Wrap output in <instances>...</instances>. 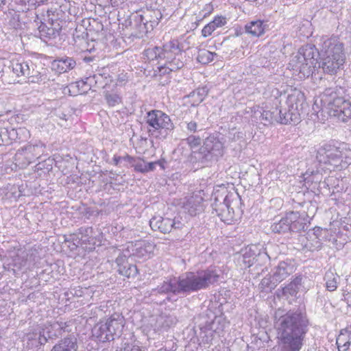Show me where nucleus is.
Wrapping results in <instances>:
<instances>
[{"label": "nucleus", "instance_id": "f257e3e1", "mask_svg": "<svg viewBox=\"0 0 351 351\" xmlns=\"http://www.w3.org/2000/svg\"><path fill=\"white\" fill-rule=\"evenodd\" d=\"M275 327L277 331L278 351H300L308 330L309 320L301 309L289 311L277 319Z\"/></svg>", "mask_w": 351, "mask_h": 351}, {"label": "nucleus", "instance_id": "f03ea898", "mask_svg": "<svg viewBox=\"0 0 351 351\" xmlns=\"http://www.w3.org/2000/svg\"><path fill=\"white\" fill-rule=\"evenodd\" d=\"M219 271L214 267L197 271H188L177 279L164 281L156 289L159 293L190 294L208 289L219 281Z\"/></svg>", "mask_w": 351, "mask_h": 351}, {"label": "nucleus", "instance_id": "7ed1b4c3", "mask_svg": "<svg viewBox=\"0 0 351 351\" xmlns=\"http://www.w3.org/2000/svg\"><path fill=\"white\" fill-rule=\"evenodd\" d=\"M285 106L273 111H264L261 115L262 120L269 123L276 121L282 124L296 125L300 122L302 115L306 113L308 107L304 94L297 89L292 90L287 95Z\"/></svg>", "mask_w": 351, "mask_h": 351}, {"label": "nucleus", "instance_id": "20e7f679", "mask_svg": "<svg viewBox=\"0 0 351 351\" xmlns=\"http://www.w3.org/2000/svg\"><path fill=\"white\" fill-rule=\"evenodd\" d=\"M321 67L324 73L335 75L343 68L346 61L344 46L339 38L331 37L322 43L319 52Z\"/></svg>", "mask_w": 351, "mask_h": 351}, {"label": "nucleus", "instance_id": "39448f33", "mask_svg": "<svg viewBox=\"0 0 351 351\" xmlns=\"http://www.w3.org/2000/svg\"><path fill=\"white\" fill-rule=\"evenodd\" d=\"M213 211L226 223L230 224L234 219V208L241 204V199L236 191H228L225 187L217 189L212 195Z\"/></svg>", "mask_w": 351, "mask_h": 351}, {"label": "nucleus", "instance_id": "423d86ee", "mask_svg": "<svg viewBox=\"0 0 351 351\" xmlns=\"http://www.w3.org/2000/svg\"><path fill=\"white\" fill-rule=\"evenodd\" d=\"M321 101L328 109L330 117L343 123L351 119V104L339 97L335 88H326L322 95Z\"/></svg>", "mask_w": 351, "mask_h": 351}, {"label": "nucleus", "instance_id": "0eeeda50", "mask_svg": "<svg viewBox=\"0 0 351 351\" xmlns=\"http://www.w3.org/2000/svg\"><path fill=\"white\" fill-rule=\"evenodd\" d=\"M124 317L118 313L112 315L105 323H99L92 329L93 336L101 342L112 341L117 332H121Z\"/></svg>", "mask_w": 351, "mask_h": 351}, {"label": "nucleus", "instance_id": "6e6552de", "mask_svg": "<svg viewBox=\"0 0 351 351\" xmlns=\"http://www.w3.org/2000/svg\"><path fill=\"white\" fill-rule=\"evenodd\" d=\"M223 154V144L215 136L207 137L204 145L191 154V158L195 162L206 165L209 162L216 160Z\"/></svg>", "mask_w": 351, "mask_h": 351}, {"label": "nucleus", "instance_id": "1a4fd4ad", "mask_svg": "<svg viewBox=\"0 0 351 351\" xmlns=\"http://www.w3.org/2000/svg\"><path fill=\"white\" fill-rule=\"evenodd\" d=\"M145 119L149 135L157 136L163 130L172 131L174 129L169 116L161 110H151L147 113Z\"/></svg>", "mask_w": 351, "mask_h": 351}, {"label": "nucleus", "instance_id": "9d476101", "mask_svg": "<svg viewBox=\"0 0 351 351\" xmlns=\"http://www.w3.org/2000/svg\"><path fill=\"white\" fill-rule=\"evenodd\" d=\"M44 144L38 142L28 144L18 149L14 157L16 166L21 169L26 168L41 156L44 152Z\"/></svg>", "mask_w": 351, "mask_h": 351}, {"label": "nucleus", "instance_id": "9b49d317", "mask_svg": "<svg viewBox=\"0 0 351 351\" xmlns=\"http://www.w3.org/2000/svg\"><path fill=\"white\" fill-rule=\"evenodd\" d=\"M343 157L339 147L330 144H324L317 152L316 158L320 163L337 165Z\"/></svg>", "mask_w": 351, "mask_h": 351}, {"label": "nucleus", "instance_id": "f8f14e48", "mask_svg": "<svg viewBox=\"0 0 351 351\" xmlns=\"http://www.w3.org/2000/svg\"><path fill=\"white\" fill-rule=\"evenodd\" d=\"M226 326V322L221 317H215L210 322L206 323L204 326H200V336L204 343H210L216 334L220 335Z\"/></svg>", "mask_w": 351, "mask_h": 351}, {"label": "nucleus", "instance_id": "ddd939ff", "mask_svg": "<svg viewBox=\"0 0 351 351\" xmlns=\"http://www.w3.org/2000/svg\"><path fill=\"white\" fill-rule=\"evenodd\" d=\"M150 227L153 230H159L160 232L167 234L172 230L181 229L184 224L176 218H163L161 217H154L149 221Z\"/></svg>", "mask_w": 351, "mask_h": 351}, {"label": "nucleus", "instance_id": "4468645a", "mask_svg": "<svg viewBox=\"0 0 351 351\" xmlns=\"http://www.w3.org/2000/svg\"><path fill=\"white\" fill-rule=\"evenodd\" d=\"M315 66L313 63L302 60L296 56H293L289 63V67L293 71V74L300 80L311 75Z\"/></svg>", "mask_w": 351, "mask_h": 351}, {"label": "nucleus", "instance_id": "2eb2a0df", "mask_svg": "<svg viewBox=\"0 0 351 351\" xmlns=\"http://www.w3.org/2000/svg\"><path fill=\"white\" fill-rule=\"evenodd\" d=\"M321 232L322 230L317 228L313 232H308L307 237L300 236L298 239L301 242V250L311 252L320 250L322 243L318 237Z\"/></svg>", "mask_w": 351, "mask_h": 351}, {"label": "nucleus", "instance_id": "dca6fc26", "mask_svg": "<svg viewBox=\"0 0 351 351\" xmlns=\"http://www.w3.org/2000/svg\"><path fill=\"white\" fill-rule=\"evenodd\" d=\"M132 256L138 258H148L154 250V245L147 241H139L128 246Z\"/></svg>", "mask_w": 351, "mask_h": 351}, {"label": "nucleus", "instance_id": "f3484780", "mask_svg": "<svg viewBox=\"0 0 351 351\" xmlns=\"http://www.w3.org/2000/svg\"><path fill=\"white\" fill-rule=\"evenodd\" d=\"M204 199L199 195L187 198L184 204V210L191 216H195L204 210Z\"/></svg>", "mask_w": 351, "mask_h": 351}, {"label": "nucleus", "instance_id": "a211bd4d", "mask_svg": "<svg viewBox=\"0 0 351 351\" xmlns=\"http://www.w3.org/2000/svg\"><path fill=\"white\" fill-rule=\"evenodd\" d=\"M183 45L178 40L173 39L165 43L161 48V56L162 60H167L169 58L178 55V53L184 52Z\"/></svg>", "mask_w": 351, "mask_h": 351}, {"label": "nucleus", "instance_id": "6ab92c4d", "mask_svg": "<svg viewBox=\"0 0 351 351\" xmlns=\"http://www.w3.org/2000/svg\"><path fill=\"white\" fill-rule=\"evenodd\" d=\"M25 132V130L24 128H0V145H8L12 144L13 141L17 139L21 140L19 135Z\"/></svg>", "mask_w": 351, "mask_h": 351}, {"label": "nucleus", "instance_id": "aec40b11", "mask_svg": "<svg viewBox=\"0 0 351 351\" xmlns=\"http://www.w3.org/2000/svg\"><path fill=\"white\" fill-rule=\"evenodd\" d=\"M318 55H319V52L315 45H306L301 47L295 56L303 61L311 62L315 65Z\"/></svg>", "mask_w": 351, "mask_h": 351}, {"label": "nucleus", "instance_id": "412c9836", "mask_svg": "<svg viewBox=\"0 0 351 351\" xmlns=\"http://www.w3.org/2000/svg\"><path fill=\"white\" fill-rule=\"evenodd\" d=\"M295 271L294 265L285 261L280 262L275 268L273 274L274 279L279 282L286 279Z\"/></svg>", "mask_w": 351, "mask_h": 351}, {"label": "nucleus", "instance_id": "4be33fe9", "mask_svg": "<svg viewBox=\"0 0 351 351\" xmlns=\"http://www.w3.org/2000/svg\"><path fill=\"white\" fill-rule=\"evenodd\" d=\"M26 339L32 342V346L38 347L48 342V339L45 334V330L40 327L34 329L26 335Z\"/></svg>", "mask_w": 351, "mask_h": 351}, {"label": "nucleus", "instance_id": "5701e85b", "mask_svg": "<svg viewBox=\"0 0 351 351\" xmlns=\"http://www.w3.org/2000/svg\"><path fill=\"white\" fill-rule=\"evenodd\" d=\"M34 66V64L30 62L25 61H12L11 64L8 66L9 69H11L14 74L17 77H27V75H29L30 69Z\"/></svg>", "mask_w": 351, "mask_h": 351}, {"label": "nucleus", "instance_id": "b1692460", "mask_svg": "<svg viewBox=\"0 0 351 351\" xmlns=\"http://www.w3.org/2000/svg\"><path fill=\"white\" fill-rule=\"evenodd\" d=\"M69 325L66 322H56L47 328V339H55L62 335L63 332H69Z\"/></svg>", "mask_w": 351, "mask_h": 351}, {"label": "nucleus", "instance_id": "393cba45", "mask_svg": "<svg viewBox=\"0 0 351 351\" xmlns=\"http://www.w3.org/2000/svg\"><path fill=\"white\" fill-rule=\"evenodd\" d=\"M77 348L76 338L70 337L60 341L53 346L51 351H77Z\"/></svg>", "mask_w": 351, "mask_h": 351}, {"label": "nucleus", "instance_id": "a878e982", "mask_svg": "<svg viewBox=\"0 0 351 351\" xmlns=\"http://www.w3.org/2000/svg\"><path fill=\"white\" fill-rule=\"evenodd\" d=\"M226 19L221 16L215 17V19L204 27L202 30V35L206 38L212 34V33L218 27H221L226 24Z\"/></svg>", "mask_w": 351, "mask_h": 351}, {"label": "nucleus", "instance_id": "bb28decb", "mask_svg": "<svg viewBox=\"0 0 351 351\" xmlns=\"http://www.w3.org/2000/svg\"><path fill=\"white\" fill-rule=\"evenodd\" d=\"M291 217H289V213L282 218L278 222L271 225V229L272 232L278 234H284L290 232V223H291Z\"/></svg>", "mask_w": 351, "mask_h": 351}, {"label": "nucleus", "instance_id": "cd10ccee", "mask_svg": "<svg viewBox=\"0 0 351 351\" xmlns=\"http://www.w3.org/2000/svg\"><path fill=\"white\" fill-rule=\"evenodd\" d=\"M289 217L294 219H291V223H290V232H298L304 230L306 223L304 222V219L300 217L299 213L290 212Z\"/></svg>", "mask_w": 351, "mask_h": 351}, {"label": "nucleus", "instance_id": "c85d7f7f", "mask_svg": "<svg viewBox=\"0 0 351 351\" xmlns=\"http://www.w3.org/2000/svg\"><path fill=\"white\" fill-rule=\"evenodd\" d=\"M185 55L184 51L178 53V55L169 58L165 60L166 64L169 65V69L171 71H178L182 69L185 62Z\"/></svg>", "mask_w": 351, "mask_h": 351}, {"label": "nucleus", "instance_id": "c756f323", "mask_svg": "<svg viewBox=\"0 0 351 351\" xmlns=\"http://www.w3.org/2000/svg\"><path fill=\"white\" fill-rule=\"evenodd\" d=\"M53 66H56L60 73H65L75 67V61L72 58H62L55 60Z\"/></svg>", "mask_w": 351, "mask_h": 351}, {"label": "nucleus", "instance_id": "7c9ffc66", "mask_svg": "<svg viewBox=\"0 0 351 351\" xmlns=\"http://www.w3.org/2000/svg\"><path fill=\"white\" fill-rule=\"evenodd\" d=\"M247 33L254 36H260L264 34L265 25L263 21L261 20L252 21L245 25Z\"/></svg>", "mask_w": 351, "mask_h": 351}, {"label": "nucleus", "instance_id": "2f4dec72", "mask_svg": "<svg viewBox=\"0 0 351 351\" xmlns=\"http://www.w3.org/2000/svg\"><path fill=\"white\" fill-rule=\"evenodd\" d=\"M79 234L81 235L77 243H95L93 229L91 227H82L79 230Z\"/></svg>", "mask_w": 351, "mask_h": 351}, {"label": "nucleus", "instance_id": "473e14b6", "mask_svg": "<svg viewBox=\"0 0 351 351\" xmlns=\"http://www.w3.org/2000/svg\"><path fill=\"white\" fill-rule=\"evenodd\" d=\"M324 279L326 280V287L328 291H333L337 288L338 280L339 276L332 271H328L326 274Z\"/></svg>", "mask_w": 351, "mask_h": 351}, {"label": "nucleus", "instance_id": "72a5a7b5", "mask_svg": "<svg viewBox=\"0 0 351 351\" xmlns=\"http://www.w3.org/2000/svg\"><path fill=\"white\" fill-rule=\"evenodd\" d=\"M114 252L118 254V256L116 258V263L117 265L118 269H121V267L128 264V258L132 256L130 248L127 247L122 251L120 250H115Z\"/></svg>", "mask_w": 351, "mask_h": 351}, {"label": "nucleus", "instance_id": "f704fd0d", "mask_svg": "<svg viewBox=\"0 0 351 351\" xmlns=\"http://www.w3.org/2000/svg\"><path fill=\"white\" fill-rule=\"evenodd\" d=\"M217 53L209 51L206 49H199L197 56V60L202 64H208L214 60V57L217 56Z\"/></svg>", "mask_w": 351, "mask_h": 351}, {"label": "nucleus", "instance_id": "c9c22d12", "mask_svg": "<svg viewBox=\"0 0 351 351\" xmlns=\"http://www.w3.org/2000/svg\"><path fill=\"white\" fill-rule=\"evenodd\" d=\"M118 272L127 278H134L138 274V269L136 265L128 263L126 265L121 267V269H117Z\"/></svg>", "mask_w": 351, "mask_h": 351}, {"label": "nucleus", "instance_id": "e433bc0d", "mask_svg": "<svg viewBox=\"0 0 351 351\" xmlns=\"http://www.w3.org/2000/svg\"><path fill=\"white\" fill-rule=\"evenodd\" d=\"M31 74L29 75H27L26 77L28 79V82L31 83H40L42 82H45L47 78V75L44 73H42L38 71H36L34 68V66L30 69Z\"/></svg>", "mask_w": 351, "mask_h": 351}, {"label": "nucleus", "instance_id": "4c0bfd02", "mask_svg": "<svg viewBox=\"0 0 351 351\" xmlns=\"http://www.w3.org/2000/svg\"><path fill=\"white\" fill-rule=\"evenodd\" d=\"M278 284V282L274 279L272 276H267L262 279L260 283V289L262 291H267L268 290L271 291Z\"/></svg>", "mask_w": 351, "mask_h": 351}, {"label": "nucleus", "instance_id": "58836bf2", "mask_svg": "<svg viewBox=\"0 0 351 351\" xmlns=\"http://www.w3.org/2000/svg\"><path fill=\"white\" fill-rule=\"evenodd\" d=\"M176 322V317L171 315H161L157 319V323L162 328H169L174 326Z\"/></svg>", "mask_w": 351, "mask_h": 351}, {"label": "nucleus", "instance_id": "ea45409f", "mask_svg": "<svg viewBox=\"0 0 351 351\" xmlns=\"http://www.w3.org/2000/svg\"><path fill=\"white\" fill-rule=\"evenodd\" d=\"M161 54V47H154L148 48L144 51V56L147 60L151 61L154 60H162Z\"/></svg>", "mask_w": 351, "mask_h": 351}, {"label": "nucleus", "instance_id": "a19ab883", "mask_svg": "<svg viewBox=\"0 0 351 351\" xmlns=\"http://www.w3.org/2000/svg\"><path fill=\"white\" fill-rule=\"evenodd\" d=\"M39 33L40 37L44 38H55L58 32L55 30V29L49 27L45 24H42L38 27Z\"/></svg>", "mask_w": 351, "mask_h": 351}, {"label": "nucleus", "instance_id": "79ce46f5", "mask_svg": "<svg viewBox=\"0 0 351 351\" xmlns=\"http://www.w3.org/2000/svg\"><path fill=\"white\" fill-rule=\"evenodd\" d=\"M184 123L186 124V131L188 133L193 134L202 130H198L197 123L195 120H189V119L186 117H184Z\"/></svg>", "mask_w": 351, "mask_h": 351}, {"label": "nucleus", "instance_id": "37998d69", "mask_svg": "<svg viewBox=\"0 0 351 351\" xmlns=\"http://www.w3.org/2000/svg\"><path fill=\"white\" fill-rule=\"evenodd\" d=\"M185 141L186 143L191 147H196L202 143V139L199 136L190 135L189 136Z\"/></svg>", "mask_w": 351, "mask_h": 351}, {"label": "nucleus", "instance_id": "c03bdc74", "mask_svg": "<svg viewBox=\"0 0 351 351\" xmlns=\"http://www.w3.org/2000/svg\"><path fill=\"white\" fill-rule=\"evenodd\" d=\"M251 251V249H250ZM255 257L251 255L250 252H245L242 256V261L246 267H251L254 262Z\"/></svg>", "mask_w": 351, "mask_h": 351}, {"label": "nucleus", "instance_id": "a18cd8bd", "mask_svg": "<svg viewBox=\"0 0 351 351\" xmlns=\"http://www.w3.org/2000/svg\"><path fill=\"white\" fill-rule=\"evenodd\" d=\"M299 288L294 286L293 283L290 282L288 285L283 288V294L290 295L291 296L295 295L298 291Z\"/></svg>", "mask_w": 351, "mask_h": 351}, {"label": "nucleus", "instance_id": "49530a36", "mask_svg": "<svg viewBox=\"0 0 351 351\" xmlns=\"http://www.w3.org/2000/svg\"><path fill=\"white\" fill-rule=\"evenodd\" d=\"M343 334L341 333V335L339 336V337L337 339V344L338 348L340 347L344 348V351H347L351 345V340L350 338L348 339V341H343Z\"/></svg>", "mask_w": 351, "mask_h": 351}, {"label": "nucleus", "instance_id": "de8ad7c7", "mask_svg": "<svg viewBox=\"0 0 351 351\" xmlns=\"http://www.w3.org/2000/svg\"><path fill=\"white\" fill-rule=\"evenodd\" d=\"M134 170L141 173H147V163L145 161H141L138 159L136 163L134 165Z\"/></svg>", "mask_w": 351, "mask_h": 351}, {"label": "nucleus", "instance_id": "09e8293b", "mask_svg": "<svg viewBox=\"0 0 351 351\" xmlns=\"http://www.w3.org/2000/svg\"><path fill=\"white\" fill-rule=\"evenodd\" d=\"M195 93L199 97V101L202 102L204 99L205 97L208 95V89L206 86L198 88Z\"/></svg>", "mask_w": 351, "mask_h": 351}, {"label": "nucleus", "instance_id": "8fccbe9b", "mask_svg": "<svg viewBox=\"0 0 351 351\" xmlns=\"http://www.w3.org/2000/svg\"><path fill=\"white\" fill-rule=\"evenodd\" d=\"M108 104L114 106L120 101V97L117 95H108L106 97Z\"/></svg>", "mask_w": 351, "mask_h": 351}, {"label": "nucleus", "instance_id": "3c124183", "mask_svg": "<svg viewBox=\"0 0 351 351\" xmlns=\"http://www.w3.org/2000/svg\"><path fill=\"white\" fill-rule=\"evenodd\" d=\"M169 65L166 64V62H165L164 65H162L158 67V73L160 75L169 74V73L172 72L173 71H171L169 69Z\"/></svg>", "mask_w": 351, "mask_h": 351}, {"label": "nucleus", "instance_id": "603ef678", "mask_svg": "<svg viewBox=\"0 0 351 351\" xmlns=\"http://www.w3.org/2000/svg\"><path fill=\"white\" fill-rule=\"evenodd\" d=\"M138 158H135L130 155H125L123 156V160L129 163L132 167H134L135 163H136Z\"/></svg>", "mask_w": 351, "mask_h": 351}, {"label": "nucleus", "instance_id": "864d4df0", "mask_svg": "<svg viewBox=\"0 0 351 351\" xmlns=\"http://www.w3.org/2000/svg\"><path fill=\"white\" fill-rule=\"evenodd\" d=\"M159 163H160L159 161L147 162V172L154 171L156 168V166L157 165H158Z\"/></svg>", "mask_w": 351, "mask_h": 351}, {"label": "nucleus", "instance_id": "5fc2aeb1", "mask_svg": "<svg viewBox=\"0 0 351 351\" xmlns=\"http://www.w3.org/2000/svg\"><path fill=\"white\" fill-rule=\"evenodd\" d=\"M302 277L300 276H299L295 277L293 279V280L291 281V282L293 283L294 286H295L300 289L302 285Z\"/></svg>", "mask_w": 351, "mask_h": 351}, {"label": "nucleus", "instance_id": "6e6d98bb", "mask_svg": "<svg viewBox=\"0 0 351 351\" xmlns=\"http://www.w3.org/2000/svg\"><path fill=\"white\" fill-rule=\"evenodd\" d=\"M345 300L347 302L348 306H351V292L344 295Z\"/></svg>", "mask_w": 351, "mask_h": 351}, {"label": "nucleus", "instance_id": "4d7b16f0", "mask_svg": "<svg viewBox=\"0 0 351 351\" xmlns=\"http://www.w3.org/2000/svg\"><path fill=\"white\" fill-rule=\"evenodd\" d=\"M123 160V156H114L113 158V161L115 165H118V164Z\"/></svg>", "mask_w": 351, "mask_h": 351}, {"label": "nucleus", "instance_id": "13d9d810", "mask_svg": "<svg viewBox=\"0 0 351 351\" xmlns=\"http://www.w3.org/2000/svg\"><path fill=\"white\" fill-rule=\"evenodd\" d=\"M125 0H110L112 5H118L119 3H123Z\"/></svg>", "mask_w": 351, "mask_h": 351}, {"label": "nucleus", "instance_id": "bf43d9fd", "mask_svg": "<svg viewBox=\"0 0 351 351\" xmlns=\"http://www.w3.org/2000/svg\"><path fill=\"white\" fill-rule=\"evenodd\" d=\"M5 4V0H0V9Z\"/></svg>", "mask_w": 351, "mask_h": 351}, {"label": "nucleus", "instance_id": "052dcab7", "mask_svg": "<svg viewBox=\"0 0 351 351\" xmlns=\"http://www.w3.org/2000/svg\"><path fill=\"white\" fill-rule=\"evenodd\" d=\"M347 280L348 281L349 284H351V276H349Z\"/></svg>", "mask_w": 351, "mask_h": 351}, {"label": "nucleus", "instance_id": "680f3d73", "mask_svg": "<svg viewBox=\"0 0 351 351\" xmlns=\"http://www.w3.org/2000/svg\"><path fill=\"white\" fill-rule=\"evenodd\" d=\"M193 110H195L194 108H193V109H189V110L190 112H192V111H193Z\"/></svg>", "mask_w": 351, "mask_h": 351}, {"label": "nucleus", "instance_id": "e2e57ef3", "mask_svg": "<svg viewBox=\"0 0 351 351\" xmlns=\"http://www.w3.org/2000/svg\"><path fill=\"white\" fill-rule=\"evenodd\" d=\"M194 113L195 114L196 116H197L198 112L197 110L195 111Z\"/></svg>", "mask_w": 351, "mask_h": 351}, {"label": "nucleus", "instance_id": "0e129e2a", "mask_svg": "<svg viewBox=\"0 0 351 351\" xmlns=\"http://www.w3.org/2000/svg\"><path fill=\"white\" fill-rule=\"evenodd\" d=\"M350 276H351V275Z\"/></svg>", "mask_w": 351, "mask_h": 351}]
</instances>
